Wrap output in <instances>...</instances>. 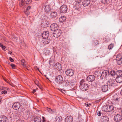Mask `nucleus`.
<instances>
[{
	"label": "nucleus",
	"mask_w": 122,
	"mask_h": 122,
	"mask_svg": "<svg viewBox=\"0 0 122 122\" xmlns=\"http://www.w3.org/2000/svg\"><path fill=\"white\" fill-rule=\"evenodd\" d=\"M66 19V17L65 16H62L59 18V20L60 22H63L65 21Z\"/></svg>",
	"instance_id": "25"
},
{
	"label": "nucleus",
	"mask_w": 122,
	"mask_h": 122,
	"mask_svg": "<svg viewBox=\"0 0 122 122\" xmlns=\"http://www.w3.org/2000/svg\"><path fill=\"white\" fill-rule=\"evenodd\" d=\"M61 34V31L58 29V30H56L55 31H54L53 35L54 37L57 38L59 37Z\"/></svg>",
	"instance_id": "7"
},
{
	"label": "nucleus",
	"mask_w": 122,
	"mask_h": 122,
	"mask_svg": "<svg viewBox=\"0 0 122 122\" xmlns=\"http://www.w3.org/2000/svg\"><path fill=\"white\" fill-rule=\"evenodd\" d=\"M16 122H24L22 121L21 120H18Z\"/></svg>",
	"instance_id": "54"
},
{
	"label": "nucleus",
	"mask_w": 122,
	"mask_h": 122,
	"mask_svg": "<svg viewBox=\"0 0 122 122\" xmlns=\"http://www.w3.org/2000/svg\"><path fill=\"white\" fill-rule=\"evenodd\" d=\"M63 80V78L61 76L58 75L56 77V81L58 84H61L62 82H64Z\"/></svg>",
	"instance_id": "2"
},
{
	"label": "nucleus",
	"mask_w": 122,
	"mask_h": 122,
	"mask_svg": "<svg viewBox=\"0 0 122 122\" xmlns=\"http://www.w3.org/2000/svg\"><path fill=\"white\" fill-rule=\"evenodd\" d=\"M102 110L103 111L108 112L107 106H104L102 108Z\"/></svg>",
	"instance_id": "33"
},
{
	"label": "nucleus",
	"mask_w": 122,
	"mask_h": 122,
	"mask_svg": "<svg viewBox=\"0 0 122 122\" xmlns=\"http://www.w3.org/2000/svg\"><path fill=\"white\" fill-rule=\"evenodd\" d=\"M110 73L112 76L116 75V72L114 71H111L110 72Z\"/></svg>",
	"instance_id": "36"
},
{
	"label": "nucleus",
	"mask_w": 122,
	"mask_h": 122,
	"mask_svg": "<svg viewBox=\"0 0 122 122\" xmlns=\"http://www.w3.org/2000/svg\"><path fill=\"white\" fill-rule=\"evenodd\" d=\"M61 8H67V6L65 5H63L61 6Z\"/></svg>",
	"instance_id": "52"
},
{
	"label": "nucleus",
	"mask_w": 122,
	"mask_h": 122,
	"mask_svg": "<svg viewBox=\"0 0 122 122\" xmlns=\"http://www.w3.org/2000/svg\"><path fill=\"white\" fill-rule=\"evenodd\" d=\"M49 36V32L46 31L44 32L42 34V36L43 38H47Z\"/></svg>",
	"instance_id": "15"
},
{
	"label": "nucleus",
	"mask_w": 122,
	"mask_h": 122,
	"mask_svg": "<svg viewBox=\"0 0 122 122\" xmlns=\"http://www.w3.org/2000/svg\"><path fill=\"white\" fill-rule=\"evenodd\" d=\"M20 61L21 65L25 67H26V63L25 60L23 59L21 60Z\"/></svg>",
	"instance_id": "31"
},
{
	"label": "nucleus",
	"mask_w": 122,
	"mask_h": 122,
	"mask_svg": "<svg viewBox=\"0 0 122 122\" xmlns=\"http://www.w3.org/2000/svg\"><path fill=\"white\" fill-rule=\"evenodd\" d=\"M55 68L57 70L60 71L62 70V66L61 64L59 63H57L55 66Z\"/></svg>",
	"instance_id": "12"
},
{
	"label": "nucleus",
	"mask_w": 122,
	"mask_h": 122,
	"mask_svg": "<svg viewBox=\"0 0 122 122\" xmlns=\"http://www.w3.org/2000/svg\"><path fill=\"white\" fill-rule=\"evenodd\" d=\"M44 7H45V8H49V5H45L44 6Z\"/></svg>",
	"instance_id": "55"
},
{
	"label": "nucleus",
	"mask_w": 122,
	"mask_h": 122,
	"mask_svg": "<svg viewBox=\"0 0 122 122\" xmlns=\"http://www.w3.org/2000/svg\"><path fill=\"white\" fill-rule=\"evenodd\" d=\"M101 99H99L98 100H96V103H98V102H99L100 101H101Z\"/></svg>",
	"instance_id": "53"
},
{
	"label": "nucleus",
	"mask_w": 122,
	"mask_h": 122,
	"mask_svg": "<svg viewBox=\"0 0 122 122\" xmlns=\"http://www.w3.org/2000/svg\"><path fill=\"white\" fill-rule=\"evenodd\" d=\"M121 112L122 114V110L121 111Z\"/></svg>",
	"instance_id": "62"
},
{
	"label": "nucleus",
	"mask_w": 122,
	"mask_h": 122,
	"mask_svg": "<svg viewBox=\"0 0 122 122\" xmlns=\"http://www.w3.org/2000/svg\"><path fill=\"white\" fill-rule=\"evenodd\" d=\"M116 75L118 76H122V71L120 70L116 72Z\"/></svg>",
	"instance_id": "32"
},
{
	"label": "nucleus",
	"mask_w": 122,
	"mask_h": 122,
	"mask_svg": "<svg viewBox=\"0 0 122 122\" xmlns=\"http://www.w3.org/2000/svg\"><path fill=\"white\" fill-rule=\"evenodd\" d=\"M122 56L121 54H118L117 56L116 59L117 64L120 65L122 63Z\"/></svg>",
	"instance_id": "3"
},
{
	"label": "nucleus",
	"mask_w": 122,
	"mask_h": 122,
	"mask_svg": "<svg viewBox=\"0 0 122 122\" xmlns=\"http://www.w3.org/2000/svg\"><path fill=\"white\" fill-rule=\"evenodd\" d=\"M8 53L9 54H12V52L11 51H9L8 52Z\"/></svg>",
	"instance_id": "56"
},
{
	"label": "nucleus",
	"mask_w": 122,
	"mask_h": 122,
	"mask_svg": "<svg viewBox=\"0 0 122 122\" xmlns=\"http://www.w3.org/2000/svg\"><path fill=\"white\" fill-rule=\"evenodd\" d=\"M0 46L1 47L3 50L4 51L6 50V48L4 46L2 43H0Z\"/></svg>",
	"instance_id": "40"
},
{
	"label": "nucleus",
	"mask_w": 122,
	"mask_h": 122,
	"mask_svg": "<svg viewBox=\"0 0 122 122\" xmlns=\"http://www.w3.org/2000/svg\"><path fill=\"white\" fill-rule=\"evenodd\" d=\"M85 105L86 107H89L91 106V104H89L88 102H86L85 103Z\"/></svg>",
	"instance_id": "44"
},
{
	"label": "nucleus",
	"mask_w": 122,
	"mask_h": 122,
	"mask_svg": "<svg viewBox=\"0 0 122 122\" xmlns=\"http://www.w3.org/2000/svg\"><path fill=\"white\" fill-rule=\"evenodd\" d=\"M5 81L8 83H9L7 81V80H5Z\"/></svg>",
	"instance_id": "59"
},
{
	"label": "nucleus",
	"mask_w": 122,
	"mask_h": 122,
	"mask_svg": "<svg viewBox=\"0 0 122 122\" xmlns=\"http://www.w3.org/2000/svg\"><path fill=\"white\" fill-rule=\"evenodd\" d=\"M20 104L19 103L16 102L13 104L12 107L14 109L17 110L20 107Z\"/></svg>",
	"instance_id": "10"
},
{
	"label": "nucleus",
	"mask_w": 122,
	"mask_h": 122,
	"mask_svg": "<svg viewBox=\"0 0 122 122\" xmlns=\"http://www.w3.org/2000/svg\"><path fill=\"white\" fill-rule=\"evenodd\" d=\"M34 121L35 122H41V118L39 117H36L34 119Z\"/></svg>",
	"instance_id": "26"
},
{
	"label": "nucleus",
	"mask_w": 122,
	"mask_h": 122,
	"mask_svg": "<svg viewBox=\"0 0 122 122\" xmlns=\"http://www.w3.org/2000/svg\"><path fill=\"white\" fill-rule=\"evenodd\" d=\"M58 25L56 23L52 24L50 26V28L51 30L54 31H55L56 30H58Z\"/></svg>",
	"instance_id": "5"
},
{
	"label": "nucleus",
	"mask_w": 122,
	"mask_h": 122,
	"mask_svg": "<svg viewBox=\"0 0 122 122\" xmlns=\"http://www.w3.org/2000/svg\"><path fill=\"white\" fill-rule=\"evenodd\" d=\"M7 88L6 87H4L3 86L1 87L0 89L1 90H4L7 89Z\"/></svg>",
	"instance_id": "46"
},
{
	"label": "nucleus",
	"mask_w": 122,
	"mask_h": 122,
	"mask_svg": "<svg viewBox=\"0 0 122 122\" xmlns=\"http://www.w3.org/2000/svg\"><path fill=\"white\" fill-rule=\"evenodd\" d=\"M100 71H97L94 72V75L95 77H97L100 76L101 74Z\"/></svg>",
	"instance_id": "29"
},
{
	"label": "nucleus",
	"mask_w": 122,
	"mask_h": 122,
	"mask_svg": "<svg viewBox=\"0 0 122 122\" xmlns=\"http://www.w3.org/2000/svg\"><path fill=\"white\" fill-rule=\"evenodd\" d=\"M73 120V118L71 116H67L65 118L66 122H72Z\"/></svg>",
	"instance_id": "17"
},
{
	"label": "nucleus",
	"mask_w": 122,
	"mask_h": 122,
	"mask_svg": "<svg viewBox=\"0 0 122 122\" xmlns=\"http://www.w3.org/2000/svg\"><path fill=\"white\" fill-rule=\"evenodd\" d=\"M27 1V0H20L19 3L20 6H24L25 5V4H29L26 3V2Z\"/></svg>",
	"instance_id": "14"
},
{
	"label": "nucleus",
	"mask_w": 122,
	"mask_h": 122,
	"mask_svg": "<svg viewBox=\"0 0 122 122\" xmlns=\"http://www.w3.org/2000/svg\"><path fill=\"white\" fill-rule=\"evenodd\" d=\"M105 41V42H107L109 40L107 38H105L104 39Z\"/></svg>",
	"instance_id": "51"
},
{
	"label": "nucleus",
	"mask_w": 122,
	"mask_h": 122,
	"mask_svg": "<svg viewBox=\"0 0 122 122\" xmlns=\"http://www.w3.org/2000/svg\"><path fill=\"white\" fill-rule=\"evenodd\" d=\"M47 110L50 113L52 114L53 113V110L50 108H49L48 107L47 108Z\"/></svg>",
	"instance_id": "39"
},
{
	"label": "nucleus",
	"mask_w": 122,
	"mask_h": 122,
	"mask_svg": "<svg viewBox=\"0 0 122 122\" xmlns=\"http://www.w3.org/2000/svg\"><path fill=\"white\" fill-rule=\"evenodd\" d=\"M90 0H84L82 2V5L84 6H88L90 3Z\"/></svg>",
	"instance_id": "20"
},
{
	"label": "nucleus",
	"mask_w": 122,
	"mask_h": 122,
	"mask_svg": "<svg viewBox=\"0 0 122 122\" xmlns=\"http://www.w3.org/2000/svg\"><path fill=\"white\" fill-rule=\"evenodd\" d=\"M113 100L117 101V102L120 100L121 98L120 96L118 94H115L112 97Z\"/></svg>",
	"instance_id": "11"
},
{
	"label": "nucleus",
	"mask_w": 122,
	"mask_h": 122,
	"mask_svg": "<svg viewBox=\"0 0 122 122\" xmlns=\"http://www.w3.org/2000/svg\"><path fill=\"white\" fill-rule=\"evenodd\" d=\"M82 0H79V1L78 0V1L79 2V3L81 2V1Z\"/></svg>",
	"instance_id": "58"
},
{
	"label": "nucleus",
	"mask_w": 122,
	"mask_h": 122,
	"mask_svg": "<svg viewBox=\"0 0 122 122\" xmlns=\"http://www.w3.org/2000/svg\"><path fill=\"white\" fill-rule=\"evenodd\" d=\"M114 46V44H113L111 43L108 46V48L109 50H111L112 49Z\"/></svg>",
	"instance_id": "38"
},
{
	"label": "nucleus",
	"mask_w": 122,
	"mask_h": 122,
	"mask_svg": "<svg viewBox=\"0 0 122 122\" xmlns=\"http://www.w3.org/2000/svg\"><path fill=\"white\" fill-rule=\"evenodd\" d=\"M45 54L46 55H48L50 53V51L47 50L45 51Z\"/></svg>",
	"instance_id": "41"
},
{
	"label": "nucleus",
	"mask_w": 122,
	"mask_h": 122,
	"mask_svg": "<svg viewBox=\"0 0 122 122\" xmlns=\"http://www.w3.org/2000/svg\"><path fill=\"white\" fill-rule=\"evenodd\" d=\"M32 1L31 0H27V1L26 2V3L27 4H30Z\"/></svg>",
	"instance_id": "50"
},
{
	"label": "nucleus",
	"mask_w": 122,
	"mask_h": 122,
	"mask_svg": "<svg viewBox=\"0 0 122 122\" xmlns=\"http://www.w3.org/2000/svg\"><path fill=\"white\" fill-rule=\"evenodd\" d=\"M102 114V112L100 111H99L97 112V115L98 116H100Z\"/></svg>",
	"instance_id": "48"
},
{
	"label": "nucleus",
	"mask_w": 122,
	"mask_h": 122,
	"mask_svg": "<svg viewBox=\"0 0 122 122\" xmlns=\"http://www.w3.org/2000/svg\"><path fill=\"white\" fill-rule=\"evenodd\" d=\"M10 66L13 69H15L16 67L13 64H11Z\"/></svg>",
	"instance_id": "43"
},
{
	"label": "nucleus",
	"mask_w": 122,
	"mask_h": 122,
	"mask_svg": "<svg viewBox=\"0 0 122 122\" xmlns=\"http://www.w3.org/2000/svg\"><path fill=\"white\" fill-rule=\"evenodd\" d=\"M7 118L5 116H0V121L1 122H6Z\"/></svg>",
	"instance_id": "21"
},
{
	"label": "nucleus",
	"mask_w": 122,
	"mask_h": 122,
	"mask_svg": "<svg viewBox=\"0 0 122 122\" xmlns=\"http://www.w3.org/2000/svg\"><path fill=\"white\" fill-rule=\"evenodd\" d=\"M51 10V8H44V11L46 13L48 14Z\"/></svg>",
	"instance_id": "34"
},
{
	"label": "nucleus",
	"mask_w": 122,
	"mask_h": 122,
	"mask_svg": "<svg viewBox=\"0 0 122 122\" xmlns=\"http://www.w3.org/2000/svg\"><path fill=\"white\" fill-rule=\"evenodd\" d=\"M108 112L113 111L114 110V107L112 105L107 106Z\"/></svg>",
	"instance_id": "28"
},
{
	"label": "nucleus",
	"mask_w": 122,
	"mask_h": 122,
	"mask_svg": "<svg viewBox=\"0 0 122 122\" xmlns=\"http://www.w3.org/2000/svg\"><path fill=\"white\" fill-rule=\"evenodd\" d=\"M95 77L94 75H89L87 78V80L89 82H92L95 79Z\"/></svg>",
	"instance_id": "9"
},
{
	"label": "nucleus",
	"mask_w": 122,
	"mask_h": 122,
	"mask_svg": "<svg viewBox=\"0 0 122 122\" xmlns=\"http://www.w3.org/2000/svg\"><path fill=\"white\" fill-rule=\"evenodd\" d=\"M27 8H30V6H28Z\"/></svg>",
	"instance_id": "63"
},
{
	"label": "nucleus",
	"mask_w": 122,
	"mask_h": 122,
	"mask_svg": "<svg viewBox=\"0 0 122 122\" xmlns=\"http://www.w3.org/2000/svg\"><path fill=\"white\" fill-rule=\"evenodd\" d=\"M77 0V1H78V0ZM79 0H78V1H79ZM78 1V2H79Z\"/></svg>",
	"instance_id": "64"
},
{
	"label": "nucleus",
	"mask_w": 122,
	"mask_h": 122,
	"mask_svg": "<svg viewBox=\"0 0 122 122\" xmlns=\"http://www.w3.org/2000/svg\"><path fill=\"white\" fill-rule=\"evenodd\" d=\"M51 17L53 18H56L57 17V13L55 11L51 12Z\"/></svg>",
	"instance_id": "24"
},
{
	"label": "nucleus",
	"mask_w": 122,
	"mask_h": 122,
	"mask_svg": "<svg viewBox=\"0 0 122 122\" xmlns=\"http://www.w3.org/2000/svg\"><path fill=\"white\" fill-rule=\"evenodd\" d=\"M49 23L46 20H45L43 21L41 23V26L43 27H45L48 26V25Z\"/></svg>",
	"instance_id": "18"
},
{
	"label": "nucleus",
	"mask_w": 122,
	"mask_h": 122,
	"mask_svg": "<svg viewBox=\"0 0 122 122\" xmlns=\"http://www.w3.org/2000/svg\"><path fill=\"white\" fill-rule=\"evenodd\" d=\"M102 122H108L109 120V118L107 116L102 117Z\"/></svg>",
	"instance_id": "23"
},
{
	"label": "nucleus",
	"mask_w": 122,
	"mask_h": 122,
	"mask_svg": "<svg viewBox=\"0 0 122 122\" xmlns=\"http://www.w3.org/2000/svg\"><path fill=\"white\" fill-rule=\"evenodd\" d=\"M36 91L35 89L33 90V92L34 93L35 92H36Z\"/></svg>",
	"instance_id": "57"
},
{
	"label": "nucleus",
	"mask_w": 122,
	"mask_h": 122,
	"mask_svg": "<svg viewBox=\"0 0 122 122\" xmlns=\"http://www.w3.org/2000/svg\"><path fill=\"white\" fill-rule=\"evenodd\" d=\"M121 95H122V89L121 90Z\"/></svg>",
	"instance_id": "60"
},
{
	"label": "nucleus",
	"mask_w": 122,
	"mask_h": 122,
	"mask_svg": "<svg viewBox=\"0 0 122 122\" xmlns=\"http://www.w3.org/2000/svg\"><path fill=\"white\" fill-rule=\"evenodd\" d=\"M116 83L114 80H110L107 82V84L109 86H114L116 85Z\"/></svg>",
	"instance_id": "8"
},
{
	"label": "nucleus",
	"mask_w": 122,
	"mask_h": 122,
	"mask_svg": "<svg viewBox=\"0 0 122 122\" xmlns=\"http://www.w3.org/2000/svg\"><path fill=\"white\" fill-rule=\"evenodd\" d=\"M66 73L67 75L71 76L73 75L74 72L72 69H68L66 71Z\"/></svg>",
	"instance_id": "6"
},
{
	"label": "nucleus",
	"mask_w": 122,
	"mask_h": 122,
	"mask_svg": "<svg viewBox=\"0 0 122 122\" xmlns=\"http://www.w3.org/2000/svg\"><path fill=\"white\" fill-rule=\"evenodd\" d=\"M85 81L84 80L82 79L80 81L79 86L80 88L83 91H86L88 89V85L85 83Z\"/></svg>",
	"instance_id": "1"
},
{
	"label": "nucleus",
	"mask_w": 122,
	"mask_h": 122,
	"mask_svg": "<svg viewBox=\"0 0 122 122\" xmlns=\"http://www.w3.org/2000/svg\"><path fill=\"white\" fill-rule=\"evenodd\" d=\"M7 93V91L5 90L1 92V93L2 94H5Z\"/></svg>",
	"instance_id": "42"
},
{
	"label": "nucleus",
	"mask_w": 122,
	"mask_h": 122,
	"mask_svg": "<svg viewBox=\"0 0 122 122\" xmlns=\"http://www.w3.org/2000/svg\"><path fill=\"white\" fill-rule=\"evenodd\" d=\"M30 9V8H26V10L24 11L25 14H26L27 16L29 14V12L28 11V10Z\"/></svg>",
	"instance_id": "35"
},
{
	"label": "nucleus",
	"mask_w": 122,
	"mask_h": 122,
	"mask_svg": "<svg viewBox=\"0 0 122 122\" xmlns=\"http://www.w3.org/2000/svg\"><path fill=\"white\" fill-rule=\"evenodd\" d=\"M108 70H104L102 73V76H103L104 78H106L107 76L109 75Z\"/></svg>",
	"instance_id": "16"
},
{
	"label": "nucleus",
	"mask_w": 122,
	"mask_h": 122,
	"mask_svg": "<svg viewBox=\"0 0 122 122\" xmlns=\"http://www.w3.org/2000/svg\"><path fill=\"white\" fill-rule=\"evenodd\" d=\"M116 81L119 83L122 82V76H118L116 78Z\"/></svg>",
	"instance_id": "22"
},
{
	"label": "nucleus",
	"mask_w": 122,
	"mask_h": 122,
	"mask_svg": "<svg viewBox=\"0 0 122 122\" xmlns=\"http://www.w3.org/2000/svg\"><path fill=\"white\" fill-rule=\"evenodd\" d=\"M42 118L43 119L42 122H46L45 118L43 116L42 117Z\"/></svg>",
	"instance_id": "49"
},
{
	"label": "nucleus",
	"mask_w": 122,
	"mask_h": 122,
	"mask_svg": "<svg viewBox=\"0 0 122 122\" xmlns=\"http://www.w3.org/2000/svg\"><path fill=\"white\" fill-rule=\"evenodd\" d=\"M122 119V116L120 114H118L114 117V120L116 122H119Z\"/></svg>",
	"instance_id": "4"
},
{
	"label": "nucleus",
	"mask_w": 122,
	"mask_h": 122,
	"mask_svg": "<svg viewBox=\"0 0 122 122\" xmlns=\"http://www.w3.org/2000/svg\"><path fill=\"white\" fill-rule=\"evenodd\" d=\"M94 43L95 45H97L99 44V42L97 40L96 41H94Z\"/></svg>",
	"instance_id": "45"
},
{
	"label": "nucleus",
	"mask_w": 122,
	"mask_h": 122,
	"mask_svg": "<svg viewBox=\"0 0 122 122\" xmlns=\"http://www.w3.org/2000/svg\"><path fill=\"white\" fill-rule=\"evenodd\" d=\"M60 12L61 13H65L67 10V8H60Z\"/></svg>",
	"instance_id": "30"
},
{
	"label": "nucleus",
	"mask_w": 122,
	"mask_h": 122,
	"mask_svg": "<svg viewBox=\"0 0 122 122\" xmlns=\"http://www.w3.org/2000/svg\"><path fill=\"white\" fill-rule=\"evenodd\" d=\"M1 100L0 99V104H1Z\"/></svg>",
	"instance_id": "61"
},
{
	"label": "nucleus",
	"mask_w": 122,
	"mask_h": 122,
	"mask_svg": "<svg viewBox=\"0 0 122 122\" xmlns=\"http://www.w3.org/2000/svg\"><path fill=\"white\" fill-rule=\"evenodd\" d=\"M62 117L60 116H58L56 117L55 121L56 122H60L61 121Z\"/></svg>",
	"instance_id": "27"
},
{
	"label": "nucleus",
	"mask_w": 122,
	"mask_h": 122,
	"mask_svg": "<svg viewBox=\"0 0 122 122\" xmlns=\"http://www.w3.org/2000/svg\"><path fill=\"white\" fill-rule=\"evenodd\" d=\"M102 2L103 3L108 4L109 2V0H102Z\"/></svg>",
	"instance_id": "37"
},
{
	"label": "nucleus",
	"mask_w": 122,
	"mask_h": 122,
	"mask_svg": "<svg viewBox=\"0 0 122 122\" xmlns=\"http://www.w3.org/2000/svg\"><path fill=\"white\" fill-rule=\"evenodd\" d=\"M9 59L11 62H13L14 61V60L11 57H9Z\"/></svg>",
	"instance_id": "47"
},
{
	"label": "nucleus",
	"mask_w": 122,
	"mask_h": 122,
	"mask_svg": "<svg viewBox=\"0 0 122 122\" xmlns=\"http://www.w3.org/2000/svg\"><path fill=\"white\" fill-rule=\"evenodd\" d=\"M108 89V86L107 85H104L102 86L101 87V90L103 92H105L107 91Z\"/></svg>",
	"instance_id": "13"
},
{
	"label": "nucleus",
	"mask_w": 122,
	"mask_h": 122,
	"mask_svg": "<svg viewBox=\"0 0 122 122\" xmlns=\"http://www.w3.org/2000/svg\"><path fill=\"white\" fill-rule=\"evenodd\" d=\"M50 40L47 38H43L42 42L44 45L48 44L50 42Z\"/></svg>",
	"instance_id": "19"
}]
</instances>
